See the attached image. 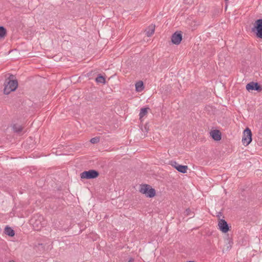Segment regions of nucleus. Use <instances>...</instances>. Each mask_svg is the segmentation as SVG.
Wrapping results in <instances>:
<instances>
[{
    "mask_svg": "<svg viewBox=\"0 0 262 262\" xmlns=\"http://www.w3.org/2000/svg\"><path fill=\"white\" fill-rule=\"evenodd\" d=\"M30 222L34 229L37 231L41 230L47 224L46 221L41 214L34 215L31 219Z\"/></svg>",
    "mask_w": 262,
    "mask_h": 262,
    "instance_id": "nucleus-1",
    "label": "nucleus"
},
{
    "mask_svg": "<svg viewBox=\"0 0 262 262\" xmlns=\"http://www.w3.org/2000/svg\"><path fill=\"white\" fill-rule=\"evenodd\" d=\"M139 191L142 194H144L146 198H154L156 194V190L150 185L146 184H142L140 185Z\"/></svg>",
    "mask_w": 262,
    "mask_h": 262,
    "instance_id": "nucleus-2",
    "label": "nucleus"
},
{
    "mask_svg": "<svg viewBox=\"0 0 262 262\" xmlns=\"http://www.w3.org/2000/svg\"><path fill=\"white\" fill-rule=\"evenodd\" d=\"M18 86V82L16 80H10L6 81L4 83V93L6 95L9 94L11 92L14 91Z\"/></svg>",
    "mask_w": 262,
    "mask_h": 262,
    "instance_id": "nucleus-3",
    "label": "nucleus"
},
{
    "mask_svg": "<svg viewBox=\"0 0 262 262\" xmlns=\"http://www.w3.org/2000/svg\"><path fill=\"white\" fill-rule=\"evenodd\" d=\"M251 31L256 34L257 38L262 39V19L255 21Z\"/></svg>",
    "mask_w": 262,
    "mask_h": 262,
    "instance_id": "nucleus-4",
    "label": "nucleus"
},
{
    "mask_svg": "<svg viewBox=\"0 0 262 262\" xmlns=\"http://www.w3.org/2000/svg\"><path fill=\"white\" fill-rule=\"evenodd\" d=\"M98 176L99 172L97 170L94 169L84 171L80 174V177L81 179H93L96 178Z\"/></svg>",
    "mask_w": 262,
    "mask_h": 262,
    "instance_id": "nucleus-5",
    "label": "nucleus"
},
{
    "mask_svg": "<svg viewBox=\"0 0 262 262\" xmlns=\"http://www.w3.org/2000/svg\"><path fill=\"white\" fill-rule=\"evenodd\" d=\"M252 141V133L251 130L248 128H246L243 133L242 138V142L244 145L247 146Z\"/></svg>",
    "mask_w": 262,
    "mask_h": 262,
    "instance_id": "nucleus-6",
    "label": "nucleus"
},
{
    "mask_svg": "<svg viewBox=\"0 0 262 262\" xmlns=\"http://www.w3.org/2000/svg\"><path fill=\"white\" fill-rule=\"evenodd\" d=\"M219 229L223 233L227 232L229 230V226L227 222L224 219H220L218 222Z\"/></svg>",
    "mask_w": 262,
    "mask_h": 262,
    "instance_id": "nucleus-7",
    "label": "nucleus"
},
{
    "mask_svg": "<svg viewBox=\"0 0 262 262\" xmlns=\"http://www.w3.org/2000/svg\"><path fill=\"white\" fill-rule=\"evenodd\" d=\"M171 41L173 44L179 45L182 39V35L181 32H176L171 36Z\"/></svg>",
    "mask_w": 262,
    "mask_h": 262,
    "instance_id": "nucleus-8",
    "label": "nucleus"
},
{
    "mask_svg": "<svg viewBox=\"0 0 262 262\" xmlns=\"http://www.w3.org/2000/svg\"><path fill=\"white\" fill-rule=\"evenodd\" d=\"M246 88L248 91L250 90H255L258 92H260L262 90V88L260 86L258 83L254 82H251L248 83Z\"/></svg>",
    "mask_w": 262,
    "mask_h": 262,
    "instance_id": "nucleus-9",
    "label": "nucleus"
},
{
    "mask_svg": "<svg viewBox=\"0 0 262 262\" xmlns=\"http://www.w3.org/2000/svg\"><path fill=\"white\" fill-rule=\"evenodd\" d=\"M173 166L178 171L182 173H185L188 169L187 166L180 165L178 163L174 162L172 164Z\"/></svg>",
    "mask_w": 262,
    "mask_h": 262,
    "instance_id": "nucleus-10",
    "label": "nucleus"
},
{
    "mask_svg": "<svg viewBox=\"0 0 262 262\" xmlns=\"http://www.w3.org/2000/svg\"><path fill=\"white\" fill-rule=\"evenodd\" d=\"M212 138L215 141H220L221 139V134L218 130H213L210 133Z\"/></svg>",
    "mask_w": 262,
    "mask_h": 262,
    "instance_id": "nucleus-11",
    "label": "nucleus"
},
{
    "mask_svg": "<svg viewBox=\"0 0 262 262\" xmlns=\"http://www.w3.org/2000/svg\"><path fill=\"white\" fill-rule=\"evenodd\" d=\"M155 26L150 25L145 30V34L148 36H151L155 32Z\"/></svg>",
    "mask_w": 262,
    "mask_h": 262,
    "instance_id": "nucleus-12",
    "label": "nucleus"
},
{
    "mask_svg": "<svg viewBox=\"0 0 262 262\" xmlns=\"http://www.w3.org/2000/svg\"><path fill=\"white\" fill-rule=\"evenodd\" d=\"M136 91L138 92L142 91L144 89L143 82L142 81H139L135 84Z\"/></svg>",
    "mask_w": 262,
    "mask_h": 262,
    "instance_id": "nucleus-13",
    "label": "nucleus"
},
{
    "mask_svg": "<svg viewBox=\"0 0 262 262\" xmlns=\"http://www.w3.org/2000/svg\"><path fill=\"white\" fill-rule=\"evenodd\" d=\"M5 233L6 234L12 237L15 235V232L11 227L6 226L5 228Z\"/></svg>",
    "mask_w": 262,
    "mask_h": 262,
    "instance_id": "nucleus-14",
    "label": "nucleus"
},
{
    "mask_svg": "<svg viewBox=\"0 0 262 262\" xmlns=\"http://www.w3.org/2000/svg\"><path fill=\"white\" fill-rule=\"evenodd\" d=\"M149 109V108L148 107H143L140 110V112L139 113L140 119H141L142 118L147 115L148 110Z\"/></svg>",
    "mask_w": 262,
    "mask_h": 262,
    "instance_id": "nucleus-15",
    "label": "nucleus"
},
{
    "mask_svg": "<svg viewBox=\"0 0 262 262\" xmlns=\"http://www.w3.org/2000/svg\"><path fill=\"white\" fill-rule=\"evenodd\" d=\"M13 130L16 133H20L23 129V127L21 125L15 124L12 126Z\"/></svg>",
    "mask_w": 262,
    "mask_h": 262,
    "instance_id": "nucleus-16",
    "label": "nucleus"
},
{
    "mask_svg": "<svg viewBox=\"0 0 262 262\" xmlns=\"http://www.w3.org/2000/svg\"><path fill=\"white\" fill-rule=\"evenodd\" d=\"M96 81L97 83L104 84L105 83V79L103 76L99 75L96 78Z\"/></svg>",
    "mask_w": 262,
    "mask_h": 262,
    "instance_id": "nucleus-17",
    "label": "nucleus"
},
{
    "mask_svg": "<svg viewBox=\"0 0 262 262\" xmlns=\"http://www.w3.org/2000/svg\"><path fill=\"white\" fill-rule=\"evenodd\" d=\"M6 29L3 26H0V37L3 38L6 36Z\"/></svg>",
    "mask_w": 262,
    "mask_h": 262,
    "instance_id": "nucleus-18",
    "label": "nucleus"
},
{
    "mask_svg": "<svg viewBox=\"0 0 262 262\" xmlns=\"http://www.w3.org/2000/svg\"><path fill=\"white\" fill-rule=\"evenodd\" d=\"M100 141V138L98 137H96L94 138H93L91 139L90 142L93 144L97 143Z\"/></svg>",
    "mask_w": 262,
    "mask_h": 262,
    "instance_id": "nucleus-19",
    "label": "nucleus"
},
{
    "mask_svg": "<svg viewBox=\"0 0 262 262\" xmlns=\"http://www.w3.org/2000/svg\"><path fill=\"white\" fill-rule=\"evenodd\" d=\"M184 3H192L193 2V0H184Z\"/></svg>",
    "mask_w": 262,
    "mask_h": 262,
    "instance_id": "nucleus-20",
    "label": "nucleus"
},
{
    "mask_svg": "<svg viewBox=\"0 0 262 262\" xmlns=\"http://www.w3.org/2000/svg\"><path fill=\"white\" fill-rule=\"evenodd\" d=\"M134 260V258H130L128 261V262H133Z\"/></svg>",
    "mask_w": 262,
    "mask_h": 262,
    "instance_id": "nucleus-21",
    "label": "nucleus"
},
{
    "mask_svg": "<svg viewBox=\"0 0 262 262\" xmlns=\"http://www.w3.org/2000/svg\"><path fill=\"white\" fill-rule=\"evenodd\" d=\"M186 211L187 212V214H188L189 211H190V209H187Z\"/></svg>",
    "mask_w": 262,
    "mask_h": 262,
    "instance_id": "nucleus-22",
    "label": "nucleus"
},
{
    "mask_svg": "<svg viewBox=\"0 0 262 262\" xmlns=\"http://www.w3.org/2000/svg\"><path fill=\"white\" fill-rule=\"evenodd\" d=\"M187 262H194V261H191V260H190V261H187Z\"/></svg>",
    "mask_w": 262,
    "mask_h": 262,
    "instance_id": "nucleus-23",
    "label": "nucleus"
}]
</instances>
